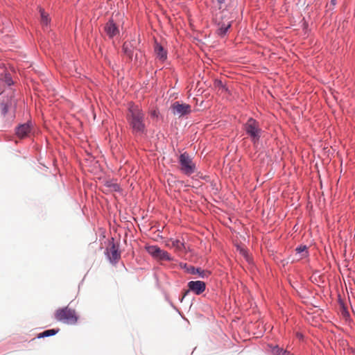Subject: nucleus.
<instances>
[{"label": "nucleus", "instance_id": "f257e3e1", "mask_svg": "<svg viewBox=\"0 0 355 355\" xmlns=\"http://www.w3.org/2000/svg\"><path fill=\"white\" fill-rule=\"evenodd\" d=\"M145 114L137 105H130L127 114V120L132 130V132L141 136L146 132L145 124Z\"/></svg>", "mask_w": 355, "mask_h": 355}, {"label": "nucleus", "instance_id": "f03ea898", "mask_svg": "<svg viewBox=\"0 0 355 355\" xmlns=\"http://www.w3.org/2000/svg\"><path fill=\"white\" fill-rule=\"evenodd\" d=\"M212 15L216 34L224 36L232 26L229 11L227 10H221V6H219L218 9L213 8Z\"/></svg>", "mask_w": 355, "mask_h": 355}, {"label": "nucleus", "instance_id": "7ed1b4c3", "mask_svg": "<svg viewBox=\"0 0 355 355\" xmlns=\"http://www.w3.org/2000/svg\"><path fill=\"white\" fill-rule=\"evenodd\" d=\"M55 318L58 321L68 324H75L78 319L75 310L68 306L58 309L55 312Z\"/></svg>", "mask_w": 355, "mask_h": 355}, {"label": "nucleus", "instance_id": "20e7f679", "mask_svg": "<svg viewBox=\"0 0 355 355\" xmlns=\"http://www.w3.org/2000/svg\"><path fill=\"white\" fill-rule=\"evenodd\" d=\"M246 133L250 137L252 141L255 145L258 143L261 134V129L259 128V123L250 118L244 125Z\"/></svg>", "mask_w": 355, "mask_h": 355}, {"label": "nucleus", "instance_id": "39448f33", "mask_svg": "<svg viewBox=\"0 0 355 355\" xmlns=\"http://www.w3.org/2000/svg\"><path fill=\"white\" fill-rule=\"evenodd\" d=\"M180 170L186 175H191L196 171V164L187 153H184L179 157Z\"/></svg>", "mask_w": 355, "mask_h": 355}, {"label": "nucleus", "instance_id": "423d86ee", "mask_svg": "<svg viewBox=\"0 0 355 355\" xmlns=\"http://www.w3.org/2000/svg\"><path fill=\"white\" fill-rule=\"evenodd\" d=\"M146 251L155 259L159 261H172L173 258L165 250H162L157 245H148Z\"/></svg>", "mask_w": 355, "mask_h": 355}, {"label": "nucleus", "instance_id": "0eeeda50", "mask_svg": "<svg viewBox=\"0 0 355 355\" xmlns=\"http://www.w3.org/2000/svg\"><path fill=\"white\" fill-rule=\"evenodd\" d=\"M171 109L173 114L179 117L188 114L191 111V107L189 104L180 103L178 101L173 103L171 106Z\"/></svg>", "mask_w": 355, "mask_h": 355}, {"label": "nucleus", "instance_id": "6e6552de", "mask_svg": "<svg viewBox=\"0 0 355 355\" xmlns=\"http://www.w3.org/2000/svg\"><path fill=\"white\" fill-rule=\"evenodd\" d=\"M106 254L112 263L117 262L121 257L118 245L112 241L110 243V247L106 250Z\"/></svg>", "mask_w": 355, "mask_h": 355}, {"label": "nucleus", "instance_id": "1a4fd4ad", "mask_svg": "<svg viewBox=\"0 0 355 355\" xmlns=\"http://www.w3.org/2000/svg\"><path fill=\"white\" fill-rule=\"evenodd\" d=\"M188 287L195 294L200 295L205 291L206 284L202 281H191L188 283Z\"/></svg>", "mask_w": 355, "mask_h": 355}, {"label": "nucleus", "instance_id": "9d476101", "mask_svg": "<svg viewBox=\"0 0 355 355\" xmlns=\"http://www.w3.org/2000/svg\"><path fill=\"white\" fill-rule=\"evenodd\" d=\"M105 32L110 38H112L119 34L118 26L114 23L112 19H110L106 23L104 27Z\"/></svg>", "mask_w": 355, "mask_h": 355}, {"label": "nucleus", "instance_id": "9b49d317", "mask_svg": "<svg viewBox=\"0 0 355 355\" xmlns=\"http://www.w3.org/2000/svg\"><path fill=\"white\" fill-rule=\"evenodd\" d=\"M31 128L29 123H24L19 125L16 129V135L19 138H24L29 135Z\"/></svg>", "mask_w": 355, "mask_h": 355}, {"label": "nucleus", "instance_id": "f8f14e48", "mask_svg": "<svg viewBox=\"0 0 355 355\" xmlns=\"http://www.w3.org/2000/svg\"><path fill=\"white\" fill-rule=\"evenodd\" d=\"M154 51L157 58L165 60L167 58V52L163 46L157 42H155Z\"/></svg>", "mask_w": 355, "mask_h": 355}, {"label": "nucleus", "instance_id": "ddd939ff", "mask_svg": "<svg viewBox=\"0 0 355 355\" xmlns=\"http://www.w3.org/2000/svg\"><path fill=\"white\" fill-rule=\"evenodd\" d=\"M123 51L129 60H131L134 53V47L131 42H125L123 45Z\"/></svg>", "mask_w": 355, "mask_h": 355}, {"label": "nucleus", "instance_id": "4468645a", "mask_svg": "<svg viewBox=\"0 0 355 355\" xmlns=\"http://www.w3.org/2000/svg\"><path fill=\"white\" fill-rule=\"evenodd\" d=\"M171 245L178 252L184 253L186 252V247L184 244L181 242L180 240H174L171 243Z\"/></svg>", "mask_w": 355, "mask_h": 355}, {"label": "nucleus", "instance_id": "2eb2a0df", "mask_svg": "<svg viewBox=\"0 0 355 355\" xmlns=\"http://www.w3.org/2000/svg\"><path fill=\"white\" fill-rule=\"evenodd\" d=\"M189 272L191 274H198L201 277H207L210 274L209 271L202 270L200 268H196L194 267H191Z\"/></svg>", "mask_w": 355, "mask_h": 355}, {"label": "nucleus", "instance_id": "dca6fc26", "mask_svg": "<svg viewBox=\"0 0 355 355\" xmlns=\"http://www.w3.org/2000/svg\"><path fill=\"white\" fill-rule=\"evenodd\" d=\"M41 15V23L43 26H47L50 21L48 14H46L42 8L40 9Z\"/></svg>", "mask_w": 355, "mask_h": 355}, {"label": "nucleus", "instance_id": "f3484780", "mask_svg": "<svg viewBox=\"0 0 355 355\" xmlns=\"http://www.w3.org/2000/svg\"><path fill=\"white\" fill-rule=\"evenodd\" d=\"M59 331V329H48V330H46L44 331H43L42 333H40V334H38L37 336V338H44V337H48V336H53L55 334H56Z\"/></svg>", "mask_w": 355, "mask_h": 355}, {"label": "nucleus", "instance_id": "a211bd4d", "mask_svg": "<svg viewBox=\"0 0 355 355\" xmlns=\"http://www.w3.org/2000/svg\"><path fill=\"white\" fill-rule=\"evenodd\" d=\"M297 253L300 254V258H304L307 256L308 252L305 245L296 248Z\"/></svg>", "mask_w": 355, "mask_h": 355}, {"label": "nucleus", "instance_id": "6ab92c4d", "mask_svg": "<svg viewBox=\"0 0 355 355\" xmlns=\"http://www.w3.org/2000/svg\"><path fill=\"white\" fill-rule=\"evenodd\" d=\"M107 190L109 191H116L119 189V186L116 183H112L111 182H107L105 185Z\"/></svg>", "mask_w": 355, "mask_h": 355}, {"label": "nucleus", "instance_id": "aec40b11", "mask_svg": "<svg viewBox=\"0 0 355 355\" xmlns=\"http://www.w3.org/2000/svg\"><path fill=\"white\" fill-rule=\"evenodd\" d=\"M214 87L218 89V92L219 91H221V92H223V91H227V89L225 87V85H223V83H222L221 80H216L214 81Z\"/></svg>", "mask_w": 355, "mask_h": 355}, {"label": "nucleus", "instance_id": "412c9836", "mask_svg": "<svg viewBox=\"0 0 355 355\" xmlns=\"http://www.w3.org/2000/svg\"><path fill=\"white\" fill-rule=\"evenodd\" d=\"M272 353L274 355H286V352L279 347L277 345L272 347Z\"/></svg>", "mask_w": 355, "mask_h": 355}, {"label": "nucleus", "instance_id": "4be33fe9", "mask_svg": "<svg viewBox=\"0 0 355 355\" xmlns=\"http://www.w3.org/2000/svg\"><path fill=\"white\" fill-rule=\"evenodd\" d=\"M2 79L8 85H11L13 84V81H12V78L9 73H6L3 75V77L2 78Z\"/></svg>", "mask_w": 355, "mask_h": 355}, {"label": "nucleus", "instance_id": "5701e85b", "mask_svg": "<svg viewBox=\"0 0 355 355\" xmlns=\"http://www.w3.org/2000/svg\"><path fill=\"white\" fill-rule=\"evenodd\" d=\"M8 105L7 103H2L1 105V112L2 115L5 116L8 112Z\"/></svg>", "mask_w": 355, "mask_h": 355}, {"label": "nucleus", "instance_id": "b1692460", "mask_svg": "<svg viewBox=\"0 0 355 355\" xmlns=\"http://www.w3.org/2000/svg\"><path fill=\"white\" fill-rule=\"evenodd\" d=\"M219 6H221L223 3H225L226 0H216Z\"/></svg>", "mask_w": 355, "mask_h": 355}, {"label": "nucleus", "instance_id": "393cba45", "mask_svg": "<svg viewBox=\"0 0 355 355\" xmlns=\"http://www.w3.org/2000/svg\"><path fill=\"white\" fill-rule=\"evenodd\" d=\"M335 0H331V2H334Z\"/></svg>", "mask_w": 355, "mask_h": 355}]
</instances>
